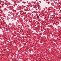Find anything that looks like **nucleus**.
Masks as SVG:
<instances>
[{
    "mask_svg": "<svg viewBox=\"0 0 61 61\" xmlns=\"http://www.w3.org/2000/svg\"><path fill=\"white\" fill-rule=\"evenodd\" d=\"M34 4H35L36 5V4H36V2H34Z\"/></svg>",
    "mask_w": 61,
    "mask_h": 61,
    "instance_id": "obj_2",
    "label": "nucleus"
},
{
    "mask_svg": "<svg viewBox=\"0 0 61 61\" xmlns=\"http://www.w3.org/2000/svg\"><path fill=\"white\" fill-rule=\"evenodd\" d=\"M37 19H39V16H37Z\"/></svg>",
    "mask_w": 61,
    "mask_h": 61,
    "instance_id": "obj_1",
    "label": "nucleus"
},
{
    "mask_svg": "<svg viewBox=\"0 0 61 61\" xmlns=\"http://www.w3.org/2000/svg\"><path fill=\"white\" fill-rule=\"evenodd\" d=\"M22 3H23V2H22Z\"/></svg>",
    "mask_w": 61,
    "mask_h": 61,
    "instance_id": "obj_3",
    "label": "nucleus"
}]
</instances>
